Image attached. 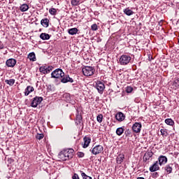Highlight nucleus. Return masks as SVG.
<instances>
[{
	"label": "nucleus",
	"mask_w": 179,
	"mask_h": 179,
	"mask_svg": "<svg viewBox=\"0 0 179 179\" xmlns=\"http://www.w3.org/2000/svg\"><path fill=\"white\" fill-rule=\"evenodd\" d=\"M64 75V71L61 69H57L51 73V78L53 79H61Z\"/></svg>",
	"instance_id": "obj_3"
},
{
	"label": "nucleus",
	"mask_w": 179,
	"mask_h": 179,
	"mask_svg": "<svg viewBox=\"0 0 179 179\" xmlns=\"http://www.w3.org/2000/svg\"><path fill=\"white\" fill-rule=\"evenodd\" d=\"M46 69H47L46 66H42L39 68L40 72H41V73H43L44 75H46Z\"/></svg>",
	"instance_id": "obj_29"
},
{
	"label": "nucleus",
	"mask_w": 179,
	"mask_h": 179,
	"mask_svg": "<svg viewBox=\"0 0 179 179\" xmlns=\"http://www.w3.org/2000/svg\"><path fill=\"white\" fill-rule=\"evenodd\" d=\"M159 166H163V164H166L167 163V157L164 155H161L158 158Z\"/></svg>",
	"instance_id": "obj_12"
},
{
	"label": "nucleus",
	"mask_w": 179,
	"mask_h": 179,
	"mask_svg": "<svg viewBox=\"0 0 179 179\" xmlns=\"http://www.w3.org/2000/svg\"><path fill=\"white\" fill-rule=\"evenodd\" d=\"M31 92H34V88L31 86H27L24 90V96H29Z\"/></svg>",
	"instance_id": "obj_18"
},
{
	"label": "nucleus",
	"mask_w": 179,
	"mask_h": 179,
	"mask_svg": "<svg viewBox=\"0 0 179 179\" xmlns=\"http://www.w3.org/2000/svg\"><path fill=\"white\" fill-rule=\"evenodd\" d=\"M76 119H77V121H78L79 124H80V122H82V115H80L79 114L77 115Z\"/></svg>",
	"instance_id": "obj_40"
},
{
	"label": "nucleus",
	"mask_w": 179,
	"mask_h": 179,
	"mask_svg": "<svg viewBox=\"0 0 179 179\" xmlns=\"http://www.w3.org/2000/svg\"><path fill=\"white\" fill-rule=\"evenodd\" d=\"M60 80L62 83H68V82H70V83H73V79L72 78H70L69 76L64 75L63 77L60 78Z\"/></svg>",
	"instance_id": "obj_9"
},
{
	"label": "nucleus",
	"mask_w": 179,
	"mask_h": 179,
	"mask_svg": "<svg viewBox=\"0 0 179 179\" xmlns=\"http://www.w3.org/2000/svg\"><path fill=\"white\" fill-rule=\"evenodd\" d=\"M73 153H75L73 149H65L59 153L58 158L63 162H66V160H71L73 157Z\"/></svg>",
	"instance_id": "obj_1"
},
{
	"label": "nucleus",
	"mask_w": 179,
	"mask_h": 179,
	"mask_svg": "<svg viewBox=\"0 0 179 179\" xmlns=\"http://www.w3.org/2000/svg\"><path fill=\"white\" fill-rule=\"evenodd\" d=\"M124 131H125V129H124V127H118L116 129V134L118 136H121V135H122V134H124Z\"/></svg>",
	"instance_id": "obj_24"
},
{
	"label": "nucleus",
	"mask_w": 179,
	"mask_h": 179,
	"mask_svg": "<svg viewBox=\"0 0 179 179\" xmlns=\"http://www.w3.org/2000/svg\"><path fill=\"white\" fill-rule=\"evenodd\" d=\"M115 119L117 120V121H119V122H122V121L125 120V115L122 113V112H118L115 115Z\"/></svg>",
	"instance_id": "obj_11"
},
{
	"label": "nucleus",
	"mask_w": 179,
	"mask_h": 179,
	"mask_svg": "<svg viewBox=\"0 0 179 179\" xmlns=\"http://www.w3.org/2000/svg\"><path fill=\"white\" fill-rule=\"evenodd\" d=\"M137 179H145V178H143V177H138V178H137Z\"/></svg>",
	"instance_id": "obj_45"
},
{
	"label": "nucleus",
	"mask_w": 179,
	"mask_h": 179,
	"mask_svg": "<svg viewBox=\"0 0 179 179\" xmlns=\"http://www.w3.org/2000/svg\"><path fill=\"white\" fill-rule=\"evenodd\" d=\"M82 72L85 76H92L96 72V69H94V67L87 66L83 68Z\"/></svg>",
	"instance_id": "obj_2"
},
{
	"label": "nucleus",
	"mask_w": 179,
	"mask_h": 179,
	"mask_svg": "<svg viewBox=\"0 0 179 179\" xmlns=\"http://www.w3.org/2000/svg\"><path fill=\"white\" fill-rule=\"evenodd\" d=\"M165 123H166L167 125L173 127V125H174V120L171 118H168L165 120Z\"/></svg>",
	"instance_id": "obj_26"
},
{
	"label": "nucleus",
	"mask_w": 179,
	"mask_h": 179,
	"mask_svg": "<svg viewBox=\"0 0 179 179\" xmlns=\"http://www.w3.org/2000/svg\"><path fill=\"white\" fill-rule=\"evenodd\" d=\"M50 37L51 36H50V34L45 33H42L40 35V38H41V40H50Z\"/></svg>",
	"instance_id": "obj_23"
},
{
	"label": "nucleus",
	"mask_w": 179,
	"mask_h": 179,
	"mask_svg": "<svg viewBox=\"0 0 179 179\" xmlns=\"http://www.w3.org/2000/svg\"><path fill=\"white\" fill-rule=\"evenodd\" d=\"M77 156H78V157H85V153H83L82 152H78L77 153Z\"/></svg>",
	"instance_id": "obj_41"
},
{
	"label": "nucleus",
	"mask_w": 179,
	"mask_h": 179,
	"mask_svg": "<svg viewBox=\"0 0 179 179\" xmlns=\"http://www.w3.org/2000/svg\"><path fill=\"white\" fill-rule=\"evenodd\" d=\"M28 58L31 60V61H36V54L34 52H30L29 55H28Z\"/></svg>",
	"instance_id": "obj_25"
},
{
	"label": "nucleus",
	"mask_w": 179,
	"mask_h": 179,
	"mask_svg": "<svg viewBox=\"0 0 179 179\" xmlns=\"http://www.w3.org/2000/svg\"><path fill=\"white\" fill-rule=\"evenodd\" d=\"M72 179H80L79 178V175L77 173H74L73 176H72Z\"/></svg>",
	"instance_id": "obj_42"
},
{
	"label": "nucleus",
	"mask_w": 179,
	"mask_h": 179,
	"mask_svg": "<svg viewBox=\"0 0 179 179\" xmlns=\"http://www.w3.org/2000/svg\"><path fill=\"white\" fill-rule=\"evenodd\" d=\"M48 90H50V92H52V89L51 88V85H50L48 87Z\"/></svg>",
	"instance_id": "obj_43"
},
{
	"label": "nucleus",
	"mask_w": 179,
	"mask_h": 179,
	"mask_svg": "<svg viewBox=\"0 0 179 179\" xmlns=\"http://www.w3.org/2000/svg\"><path fill=\"white\" fill-rule=\"evenodd\" d=\"M131 134H132V131L129 129H128L127 130H126L124 131V134L126 136H129V135H131Z\"/></svg>",
	"instance_id": "obj_38"
},
{
	"label": "nucleus",
	"mask_w": 179,
	"mask_h": 179,
	"mask_svg": "<svg viewBox=\"0 0 179 179\" xmlns=\"http://www.w3.org/2000/svg\"><path fill=\"white\" fill-rule=\"evenodd\" d=\"M81 173V176L83 177V179H92V177L86 175V173L83 171H80Z\"/></svg>",
	"instance_id": "obj_30"
},
{
	"label": "nucleus",
	"mask_w": 179,
	"mask_h": 179,
	"mask_svg": "<svg viewBox=\"0 0 179 179\" xmlns=\"http://www.w3.org/2000/svg\"><path fill=\"white\" fill-rule=\"evenodd\" d=\"M96 120L99 122V124H101V122H103V115L99 114V115L96 117Z\"/></svg>",
	"instance_id": "obj_31"
},
{
	"label": "nucleus",
	"mask_w": 179,
	"mask_h": 179,
	"mask_svg": "<svg viewBox=\"0 0 179 179\" xmlns=\"http://www.w3.org/2000/svg\"><path fill=\"white\" fill-rule=\"evenodd\" d=\"M132 90H134V88H132V87L128 86L126 88L127 93H132Z\"/></svg>",
	"instance_id": "obj_37"
},
{
	"label": "nucleus",
	"mask_w": 179,
	"mask_h": 179,
	"mask_svg": "<svg viewBox=\"0 0 179 179\" xmlns=\"http://www.w3.org/2000/svg\"><path fill=\"white\" fill-rule=\"evenodd\" d=\"M173 86H175V87L178 89V87H179V78L174 80Z\"/></svg>",
	"instance_id": "obj_32"
},
{
	"label": "nucleus",
	"mask_w": 179,
	"mask_h": 179,
	"mask_svg": "<svg viewBox=\"0 0 179 179\" xmlns=\"http://www.w3.org/2000/svg\"><path fill=\"white\" fill-rule=\"evenodd\" d=\"M91 29L93 31H96L98 30V27H97V24H94L91 26Z\"/></svg>",
	"instance_id": "obj_34"
},
{
	"label": "nucleus",
	"mask_w": 179,
	"mask_h": 179,
	"mask_svg": "<svg viewBox=\"0 0 179 179\" xmlns=\"http://www.w3.org/2000/svg\"><path fill=\"white\" fill-rule=\"evenodd\" d=\"M173 164L166 165L164 170L166 171L167 174H171V173H173Z\"/></svg>",
	"instance_id": "obj_15"
},
{
	"label": "nucleus",
	"mask_w": 179,
	"mask_h": 179,
	"mask_svg": "<svg viewBox=\"0 0 179 179\" xmlns=\"http://www.w3.org/2000/svg\"><path fill=\"white\" fill-rule=\"evenodd\" d=\"M16 62H17L16 59H15L13 58L8 59L6 62V65L8 68H13L15 66V65H16Z\"/></svg>",
	"instance_id": "obj_10"
},
{
	"label": "nucleus",
	"mask_w": 179,
	"mask_h": 179,
	"mask_svg": "<svg viewBox=\"0 0 179 179\" xmlns=\"http://www.w3.org/2000/svg\"><path fill=\"white\" fill-rule=\"evenodd\" d=\"M78 31H79L78 28H71L68 29V33L69 34H71V36H75V34H78Z\"/></svg>",
	"instance_id": "obj_20"
},
{
	"label": "nucleus",
	"mask_w": 179,
	"mask_h": 179,
	"mask_svg": "<svg viewBox=\"0 0 179 179\" xmlns=\"http://www.w3.org/2000/svg\"><path fill=\"white\" fill-rule=\"evenodd\" d=\"M161 134L162 136H167V131L164 129L160 130Z\"/></svg>",
	"instance_id": "obj_36"
},
{
	"label": "nucleus",
	"mask_w": 179,
	"mask_h": 179,
	"mask_svg": "<svg viewBox=\"0 0 179 179\" xmlns=\"http://www.w3.org/2000/svg\"><path fill=\"white\" fill-rule=\"evenodd\" d=\"M5 83L9 85V86H13L15 85V79L6 80Z\"/></svg>",
	"instance_id": "obj_27"
},
{
	"label": "nucleus",
	"mask_w": 179,
	"mask_h": 179,
	"mask_svg": "<svg viewBox=\"0 0 179 179\" xmlns=\"http://www.w3.org/2000/svg\"><path fill=\"white\" fill-rule=\"evenodd\" d=\"M20 10H21V12H27V10H29V5L27 3L22 4L20 6Z\"/></svg>",
	"instance_id": "obj_21"
},
{
	"label": "nucleus",
	"mask_w": 179,
	"mask_h": 179,
	"mask_svg": "<svg viewBox=\"0 0 179 179\" xmlns=\"http://www.w3.org/2000/svg\"><path fill=\"white\" fill-rule=\"evenodd\" d=\"M152 156H153V153L152 152V151L145 152L143 156L144 162H148V160H149L150 157H152Z\"/></svg>",
	"instance_id": "obj_16"
},
{
	"label": "nucleus",
	"mask_w": 179,
	"mask_h": 179,
	"mask_svg": "<svg viewBox=\"0 0 179 179\" xmlns=\"http://www.w3.org/2000/svg\"><path fill=\"white\" fill-rule=\"evenodd\" d=\"M41 24L43 27H48L50 24V20H48V18L43 19L41 21Z\"/></svg>",
	"instance_id": "obj_19"
},
{
	"label": "nucleus",
	"mask_w": 179,
	"mask_h": 179,
	"mask_svg": "<svg viewBox=\"0 0 179 179\" xmlns=\"http://www.w3.org/2000/svg\"><path fill=\"white\" fill-rule=\"evenodd\" d=\"M124 159H125V155L123 154H120L116 158V162L117 164H121L124 162Z\"/></svg>",
	"instance_id": "obj_17"
},
{
	"label": "nucleus",
	"mask_w": 179,
	"mask_h": 179,
	"mask_svg": "<svg viewBox=\"0 0 179 179\" xmlns=\"http://www.w3.org/2000/svg\"><path fill=\"white\" fill-rule=\"evenodd\" d=\"M131 56L128 55H122L119 59V62L120 65H128L129 63L131 62Z\"/></svg>",
	"instance_id": "obj_5"
},
{
	"label": "nucleus",
	"mask_w": 179,
	"mask_h": 179,
	"mask_svg": "<svg viewBox=\"0 0 179 179\" xmlns=\"http://www.w3.org/2000/svg\"><path fill=\"white\" fill-rule=\"evenodd\" d=\"M71 5L73 6H78L79 5V0H71Z\"/></svg>",
	"instance_id": "obj_33"
},
{
	"label": "nucleus",
	"mask_w": 179,
	"mask_h": 179,
	"mask_svg": "<svg viewBox=\"0 0 179 179\" xmlns=\"http://www.w3.org/2000/svg\"><path fill=\"white\" fill-rule=\"evenodd\" d=\"M123 12L125 15H127V16H132V15H134V11L129 9V8H124Z\"/></svg>",
	"instance_id": "obj_22"
},
{
	"label": "nucleus",
	"mask_w": 179,
	"mask_h": 179,
	"mask_svg": "<svg viewBox=\"0 0 179 179\" xmlns=\"http://www.w3.org/2000/svg\"><path fill=\"white\" fill-rule=\"evenodd\" d=\"M94 87L96 89V90H98V92L100 94H103L104 92V89H106V85H104V83L100 80H96L95 81Z\"/></svg>",
	"instance_id": "obj_4"
},
{
	"label": "nucleus",
	"mask_w": 179,
	"mask_h": 179,
	"mask_svg": "<svg viewBox=\"0 0 179 179\" xmlns=\"http://www.w3.org/2000/svg\"><path fill=\"white\" fill-rule=\"evenodd\" d=\"M43 138H44V134H38L36 136V138L38 139V141H41V139H43Z\"/></svg>",
	"instance_id": "obj_39"
},
{
	"label": "nucleus",
	"mask_w": 179,
	"mask_h": 179,
	"mask_svg": "<svg viewBox=\"0 0 179 179\" xmlns=\"http://www.w3.org/2000/svg\"><path fill=\"white\" fill-rule=\"evenodd\" d=\"M132 131L135 132V134H139V132L142 131V123L135 122L132 126Z\"/></svg>",
	"instance_id": "obj_8"
},
{
	"label": "nucleus",
	"mask_w": 179,
	"mask_h": 179,
	"mask_svg": "<svg viewBox=\"0 0 179 179\" xmlns=\"http://www.w3.org/2000/svg\"><path fill=\"white\" fill-rule=\"evenodd\" d=\"M49 13H50L52 16H55V15H57V8H50Z\"/></svg>",
	"instance_id": "obj_28"
},
{
	"label": "nucleus",
	"mask_w": 179,
	"mask_h": 179,
	"mask_svg": "<svg viewBox=\"0 0 179 179\" xmlns=\"http://www.w3.org/2000/svg\"><path fill=\"white\" fill-rule=\"evenodd\" d=\"M159 162H156L154 164H152L150 167V171L151 173H155V171H157V170H159Z\"/></svg>",
	"instance_id": "obj_14"
},
{
	"label": "nucleus",
	"mask_w": 179,
	"mask_h": 179,
	"mask_svg": "<svg viewBox=\"0 0 179 179\" xmlns=\"http://www.w3.org/2000/svg\"><path fill=\"white\" fill-rule=\"evenodd\" d=\"M3 45H0V50H3Z\"/></svg>",
	"instance_id": "obj_44"
},
{
	"label": "nucleus",
	"mask_w": 179,
	"mask_h": 179,
	"mask_svg": "<svg viewBox=\"0 0 179 179\" xmlns=\"http://www.w3.org/2000/svg\"><path fill=\"white\" fill-rule=\"evenodd\" d=\"M41 101H43V97H41V96L34 97L31 102V107L36 108V107H37V106H38V104L41 103Z\"/></svg>",
	"instance_id": "obj_7"
},
{
	"label": "nucleus",
	"mask_w": 179,
	"mask_h": 179,
	"mask_svg": "<svg viewBox=\"0 0 179 179\" xmlns=\"http://www.w3.org/2000/svg\"><path fill=\"white\" fill-rule=\"evenodd\" d=\"M104 150V148H103L102 145H97L94 146L93 148L90 150V152L92 153V155H100V153L102 152V151Z\"/></svg>",
	"instance_id": "obj_6"
},
{
	"label": "nucleus",
	"mask_w": 179,
	"mask_h": 179,
	"mask_svg": "<svg viewBox=\"0 0 179 179\" xmlns=\"http://www.w3.org/2000/svg\"><path fill=\"white\" fill-rule=\"evenodd\" d=\"M83 141H84V144L83 145V148L84 149H86V148H88L89 145H90V142H92V139H90V137L85 136L84 137Z\"/></svg>",
	"instance_id": "obj_13"
},
{
	"label": "nucleus",
	"mask_w": 179,
	"mask_h": 179,
	"mask_svg": "<svg viewBox=\"0 0 179 179\" xmlns=\"http://www.w3.org/2000/svg\"><path fill=\"white\" fill-rule=\"evenodd\" d=\"M53 68L54 67H52V66H46V74L50 73V72L52 71Z\"/></svg>",
	"instance_id": "obj_35"
}]
</instances>
